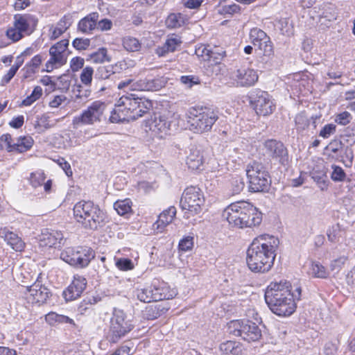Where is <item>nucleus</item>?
I'll list each match as a JSON object with an SVG mask.
<instances>
[{
    "mask_svg": "<svg viewBox=\"0 0 355 355\" xmlns=\"http://www.w3.org/2000/svg\"><path fill=\"white\" fill-rule=\"evenodd\" d=\"M245 320H232L228 324V330L230 334L235 336H242L243 327H244Z\"/></svg>",
    "mask_w": 355,
    "mask_h": 355,
    "instance_id": "nucleus-39",
    "label": "nucleus"
},
{
    "mask_svg": "<svg viewBox=\"0 0 355 355\" xmlns=\"http://www.w3.org/2000/svg\"><path fill=\"white\" fill-rule=\"evenodd\" d=\"M112 26V22L108 19H103L100 20L96 25L97 28L103 31L110 30Z\"/></svg>",
    "mask_w": 355,
    "mask_h": 355,
    "instance_id": "nucleus-62",
    "label": "nucleus"
},
{
    "mask_svg": "<svg viewBox=\"0 0 355 355\" xmlns=\"http://www.w3.org/2000/svg\"><path fill=\"white\" fill-rule=\"evenodd\" d=\"M1 236L4 239L7 243L17 252H21L24 247L25 243L18 235L12 232L3 230L0 233Z\"/></svg>",
    "mask_w": 355,
    "mask_h": 355,
    "instance_id": "nucleus-25",
    "label": "nucleus"
},
{
    "mask_svg": "<svg viewBox=\"0 0 355 355\" xmlns=\"http://www.w3.org/2000/svg\"><path fill=\"white\" fill-rule=\"evenodd\" d=\"M87 60L98 64L105 61L110 62L111 58L107 55V49L101 47L98 51L88 55Z\"/></svg>",
    "mask_w": 355,
    "mask_h": 355,
    "instance_id": "nucleus-33",
    "label": "nucleus"
},
{
    "mask_svg": "<svg viewBox=\"0 0 355 355\" xmlns=\"http://www.w3.org/2000/svg\"><path fill=\"white\" fill-rule=\"evenodd\" d=\"M73 211L75 220L85 229L96 230L105 223V213L92 201L80 200L75 204Z\"/></svg>",
    "mask_w": 355,
    "mask_h": 355,
    "instance_id": "nucleus-4",
    "label": "nucleus"
},
{
    "mask_svg": "<svg viewBox=\"0 0 355 355\" xmlns=\"http://www.w3.org/2000/svg\"><path fill=\"white\" fill-rule=\"evenodd\" d=\"M341 228L339 224H334L327 230L328 241L331 243H337L341 237Z\"/></svg>",
    "mask_w": 355,
    "mask_h": 355,
    "instance_id": "nucleus-37",
    "label": "nucleus"
},
{
    "mask_svg": "<svg viewBox=\"0 0 355 355\" xmlns=\"http://www.w3.org/2000/svg\"><path fill=\"white\" fill-rule=\"evenodd\" d=\"M119 102L122 104L132 120H136L143 116L153 107L151 101L144 97H139L136 94L128 93L123 95Z\"/></svg>",
    "mask_w": 355,
    "mask_h": 355,
    "instance_id": "nucleus-10",
    "label": "nucleus"
},
{
    "mask_svg": "<svg viewBox=\"0 0 355 355\" xmlns=\"http://www.w3.org/2000/svg\"><path fill=\"white\" fill-rule=\"evenodd\" d=\"M130 117L129 114L125 112V108L118 101V105L115 107V108L111 112V114L110 116V121L112 123H122L123 121H130Z\"/></svg>",
    "mask_w": 355,
    "mask_h": 355,
    "instance_id": "nucleus-29",
    "label": "nucleus"
},
{
    "mask_svg": "<svg viewBox=\"0 0 355 355\" xmlns=\"http://www.w3.org/2000/svg\"><path fill=\"white\" fill-rule=\"evenodd\" d=\"M84 59L80 57H75L71 60L70 67L73 71H78L84 65Z\"/></svg>",
    "mask_w": 355,
    "mask_h": 355,
    "instance_id": "nucleus-59",
    "label": "nucleus"
},
{
    "mask_svg": "<svg viewBox=\"0 0 355 355\" xmlns=\"http://www.w3.org/2000/svg\"><path fill=\"white\" fill-rule=\"evenodd\" d=\"M279 244L277 238L268 234L254 239L247 250L246 262L249 269L258 273L270 270Z\"/></svg>",
    "mask_w": 355,
    "mask_h": 355,
    "instance_id": "nucleus-1",
    "label": "nucleus"
},
{
    "mask_svg": "<svg viewBox=\"0 0 355 355\" xmlns=\"http://www.w3.org/2000/svg\"><path fill=\"white\" fill-rule=\"evenodd\" d=\"M131 204L130 199H125L114 202V207L119 215L123 216L131 211Z\"/></svg>",
    "mask_w": 355,
    "mask_h": 355,
    "instance_id": "nucleus-38",
    "label": "nucleus"
},
{
    "mask_svg": "<svg viewBox=\"0 0 355 355\" xmlns=\"http://www.w3.org/2000/svg\"><path fill=\"white\" fill-rule=\"evenodd\" d=\"M222 216L230 225L241 229L258 226L262 221L261 212L247 201L231 203L223 210Z\"/></svg>",
    "mask_w": 355,
    "mask_h": 355,
    "instance_id": "nucleus-3",
    "label": "nucleus"
},
{
    "mask_svg": "<svg viewBox=\"0 0 355 355\" xmlns=\"http://www.w3.org/2000/svg\"><path fill=\"white\" fill-rule=\"evenodd\" d=\"M176 214V209L175 207L171 206L167 209L163 211L159 216V218L156 222L157 228H160L161 226L165 227L171 223Z\"/></svg>",
    "mask_w": 355,
    "mask_h": 355,
    "instance_id": "nucleus-31",
    "label": "nucleus"
},
{
    "mask_svg": "<svg viewBox=\"0 0 355 355\" xmlns=\"http://www.w3.org/2000/svg\"><path fill=\"white\" fill-rule=\"evenodd\" d=\"M180 81L182 84L189 87H191L193 85L199 83L198 78L194 76H182L180 78Z\"/></svg>",
    "mask_w": 355,
    "mask_h": 355,
    "instance_id": "nucleus-58",
    "label": "nucleus"
},
{
    "mask_svg": "<svg viewBox=\"0 0 355 355\" xmlns=\"http://www.w3.org/2000/svg\"><path fill=\"white\" fill-rule=\"evenodd\" d=\"M180 43L181 42L178 38H169L162 47L157 49V53L159 56H164L168 52H173Z\"/></svg>",
    "mask_w": 355,
    "mask_h": 355,
    "instance_id": "nucleus-35",
    "label": "nucleus"
},
{
    "mask_svg": "<svg viewBox=\"0 0 355 355\" xmlns=\"http://www.w3.org/2000/svg\"><path fill=\"white\" fill-rule=\"evenodd\" d=\"M136 295L139 301L144 303L156 302V300L154 298L152 285L143 288H137L136 290Z\"/></svg>",
    "mask_w": 355,
    "mask_h": 355,
    "instance_id": "nucleus-34",
    "label": "nucleus"
},
{
    "mask_svg": "<svg viewBox=\"0 0 355 355\" xmlns=\"http://www.w3.org/2000/svg\"><path fill=\"white\" fill-rule=\"evenodd\" d=\"M257 71L249 67H241L234 73V80L241 87H251L258 80Z\"/></svg>",
    "mask_w": 355,
    "mask_h": 355,
    "instance_id": "nucleus-20",
    "label": "nucleus"
},
{
    "mask_svg": "<svg viewBox=\"0 0 355 355\" xmlns=\"http://www.w3.org/2000/svg\"><path fill=\"white\" fill-rule=\"evenodd\" d=\"M94 69L91 67L84 68L80 74V80L85 85H89L92 83Z\"/></svg>",
    "mask_w": 355,
    "mask_h": 355,
    "instance_id": "nucleus-50",
    "label": "nucleus"
},
{
    "mask_svg": "<svg viewBox=\"0 0 355 355\" xmlns=\"http://www.w3.org/2000/svg\"><path fill=\"white\" fill-rule=\"evenodd\" d=\"M205 199L202 190L196 187H189L184 189L180 206L185 211L184 217L199 214L205 205Z\"/></svg>",
    "mask_w": 355,
    "mask_h": 355,
    "instance_id": "nucleus-8",
    "label": "nucleus"
},
{
    "mask_svg": "<svg viewBox=\"0 0 355 355\" xmlns=\"http://www.w3.org/2000/svg\"><path fill=\"white\" fill-rule=\"evenodd\" d=\"M225 55V51L220 50L214 51L210 49L209 57H207V60H213L216 64L219 63L220 60Z\"/></svg>",
    "mask_w": 355,
    "mask_h": 355,
    "instance_id": "nucleus-54",
    "label": "nucleus"
},
{
    "mask_svg": "<svg viewBox=\"0 0 355 355\" xmlns=\"http://www.w3.org/2000/svg\"><path fill=\"white\" fill-rule=\"evenodd\" d=\"M331 168V178L333 181L344 182L345 180L347 175L342 167L333 164Z\"/></svg>",
    "mask_w": 355,
    "mask_h": 355,
    "instance_id": "nucleus-45",
    "label": "nucleus"
},
{
    "mask_svg": "<svg viewBox=\"0 0 355 355\" xmlns=\"http://www.w3.org/2000/svg\"><path fill=\"white\" fill-rule=\"evenodd\" d=\"M219 349L225 355H240L243 351L242 345L234 340H227L222 343Z\"/></svg>",
    "mask_w": 355,
    "mask_h": 355,
    "instance_id": "nucleus-27",
    "label": "nucleus"
},
{
    "mask_svg": "<svg viewBox=\"0 0 355 355\" xmlns=\"http://www.w3.org/2000/svg\"><path fill=\"white\" fill-rule=\"evenodd\" d=\"M183 24V19L180 14L172 13L168 16L166 20V26L169 28H179Z\"/></svg>",
    "mask_w": 355,
    "mask_h": 355,
    "instance_id": "nucleus-43",
    "label": "nucleus"
},
{
    "mask_svg": "<svg viewBox=\"0 0 355 355\" xmlns=\"http://www.w3.org/2000/svg\"><path fill=\"white\" fill-rule=\"evenodd\" d=\"M61 119H51V117L49 114H43L39 121L37 122V125L39 127H42L44 129L47 130L54 127L56 123L60 121Z\"/></svg>",
    "mask_w": 355,
    "mask_h": 355,
    "instance_id": "nucleus-44",
    "label": "nucleus"
},
{
    "mask_svg": "<svg viewBox=\"0 0 355 355\" xmlns=\"http://www.w3.org/2000/svg\"><path fill=\"white\" fill-rule=\"evenodd\" d=\"M131 346H129L128 344H123L121 345L119 348H117L110 355H131Z\"/></svg>",
    "mask_w": 355,
    "mask_h": 355,
    "instance_id": "nucleus-60",
    "label": "nucleus"
},
{
    "mask_svg": "<svg viewBox=\"0 0 355 355\" xmlns=\"http://www.w3.org/2000/svg\"><path fill=\"white\" fill-rule=\"evenodd\" d=\"M33 144V140L31 137H19L17 142L15 143V151L26 152L32 147Z\"/></svg>",
    "mask_w": 355,
    "mask_h": 355,
    "instance_id": "nucleus-36",
    "label": "nucleus"
},
{
    "mask_svg": "<svg viewBox=\"0 0 355 355\" xmlns=\"http://www.w3.org/2000/svg\"><path fill=\"white\" fill-rule=\"evenodd\" d=\"M98 17L99 14L96 12L89 13L79 21L78 30L83 33H90L96 27Z\"/></svg>",
    "mask_w": 355,
    "mask_h": 355,
    "instance_id": "nucleus-24",
    "label": "nucleus"
},
{
    "mask_svg": "<svg viewBox=\"0 0 355 355\" xmlns=\"http://www.w3.org/2000/svg\"><path fill=\"white\" fill-rule=\"evenodd\" d=\"M26 291V300L28 303L32 304L39 306L44 304L47 302V300L51 296L50 290L38 280L31 286L27 287Z\"/></svg>",
    "mask_w": 355,
    "mask_h": 355,
    "instance_id": "nucleus-15",
    "label": "nucleus"
},
{
    "mask_svg": "<svg viewBox=\"0 0 355 355\" xmlns=\"http://www.w3.org/2000/svg\"><path fill=\"white\" fill-rule=\"evenodd\" d=\"M110 66L112 67L111 70L113 71V74L120 73L128 68V64L125 60L119 61L115 64Z\"/></svg>",
    "mask_w": 355,
    "mask_h": 355,
    "instance_id": "nucleus-61",
    "label": "nucleus"
},
{
    "mask_svg": "<svg viewBox=\"0 0 355 355\" xmlns=\"http://www.w3.org/2000/svg\"><path fill=\"white\" fill-rule=\"evenodd\" d=\"M250 37L252 44L257 46L264 56L270 57L274 54L273 45L270 38L263 31L254 28L250 30Z\"/></svg>",
    "mask_w": 355,
    "mask_h": 355,
    "instance_id": "nucleus-16",
    "label": "nucleus"
},
{
    "mask_svg": "<svg viewBox=\"0 0 355 355\" xmlns=\"http://www.w3.org/2000/svg\"><path fill=\"white\" fill-rule=\"evenodd\" d=\"M65 239L61 231L45 229L40 236L41 246L60 248L64 245Z\"/></svg>",
    "mask_w": 355,
    "mask_h": 355,
    "instance_id": "nucleus-17",
    "label": "nucleus"
},
{
    "mask_svg": "<svg viewBox=\"0 0 355 355\" xmlns=\"http://www.w3.org/2000/svg\"><path fill=\"white\" fill-rule=\"evenodd\" d=\"M249 98L250 105L258 115H270L275 109V105L267 92L254 89L251 92Z\"/></svg>",
    "mask_w": 355,
    "mask_h": 355,
    "instance_id": "nucleus-12",
    "label": "nucleus"
},
{
    "mask_svg": "<svg viewBox=\"0 0 355 355\" xmlns=\"http://www.w3.org/2000/svg\"><path fill=\"white\" fill-rule=\"evenodd\" d=\"M111 69H112V67L110 65L98 67L94 74L95 78L98 80L109 78L111 75H113V71H112Z\"/></svg>",
    "mask_w": 355,
    "mask_h": 355,
    "instance_id": "nucleus-46",
    "label": "nucleus"
},
{
    "mask_svg": "<svg viewBox=\"0 0 355 355\" xmlns=\"http://www.w3.org/2000/svg\"><path fill=\"white\" fill-rule=\"evenodd\" d=\"M123 47L128 51L135 52L139 50L141 44L139 40L132 37H126L123 40Z\"/></svg>",
    "mask_w": 355,
    "mask_h": 355,
    "instance_id": "nucleus-40",
    "label": "nucleus"
},
{
    "mask_svg": "<svg viewBox=\"0 0 355 355\" xmlns=\"http://www.w3.org/2000/svg\"><path fill=\"white\" fill-rule=\"evenodd\" d=\"M87 280L79 275L74 276L71 284L63 291L62 295L67 302L72 301L79 297L85 289Z\"/></svg>",
    "mask_w": 355,
    "mask_h": 355,
    "instance_id": "nucleus-21",
    "label": "nucleus"
},
{
    "mask_svg": "<svg viewBox=\"0 0 355 355\" xmlns=\"http://www.w3.org/2000/svg\"><path fill=\"white\" fill-rule=\"evenodd\" d=\"M188 167L191 170H198L202 164V155L200 150L193 146L190 148V153L186 160Z\"/></svg>",
    "mask_w": 355,
    "mask_h": 355,
    "instance_id": "nucleus-26",
    "label": "nucleus"
},
{
    "mask_svg": "<svg viewBox=\"0 0 355 355\" xmlns=\"http://www.w3.org/2000/svg\"><path fill=\"white\" fill-rule=\"evenodd\" d=\"M6 150L8 152L15 151V143L12 144L11 135L8 133L0 137V150Z\"/></svg>",
    "mask_w": 355,
    "mask_h": 355,
    "instance_id": "nucleus-42",
    "label": "nucleus"
},
{
    "mask_svg": "<svg viewBox=\"0 0 355 355\" xmlns=\"http://www.w3.org/2000/svg\"><path fill=\"white\" fill-rule=\"evenodd\" d=\"M302 289L297 287L291 291V284L271 282L265 292V300L272 313L279 316L291 315L295 310V301L301 299Z\"/></svg>",
    "mask_w": 355,
    "mask_h": 355,
    "instance_id": "nucleus-2",
    "label": "nucleus"
},
{
    "mask_svg": "<svg viewBox=\"0 0 355 355\" xmlns=\"http://www.w3.org/2000/svg\"><path fill=\"white\" fill-rule=\"evenodd\" d=\"M90 45V40L87 38H76L72 42V46L78 51L86 50Z\"/></svg>",
    "mask_w": 355,
    "mask_h": 355,
    "instance_id": "nucleus-52",
    "label": "nucleus"
},
{
    "mask_svg": "<svg viewBox=\"0 0 355 355\" xmlns=\"http://www.w3.org/2000/svg\"><path fill=\"white\" fill-rule=\"evenodd\" d=\"M6 36L14 42H17L24 37L21 33L17 29L14 25L6 31Z\"/></svg>",
    "mask_w": 355,
    "mask_h": 355,
    "instance_id": "nucleus-53",
    "label": "nucleus"
},
{
    "mask_svg": "<svg viewBox=\"0 0 355 355\" xmlns=\"http://www.w3.org/2000/svg\"><path fill=\"white\" fill-rule=\"evenodd\" d=\"M171 123L164 116H155L150 123V129L155 132L165 133L170 130Z\"/></svg>",
    "mask_w": 355,
    "mask_h": 355,
    "instance_id": "nucleus-28",
    "label": "nucleus"
},
{
    "mask_svg": "<svg viewBox=\"0 0 355 355\" xmlns=\"http://www.w3.org/2000/svg\"><path fill=\"white\" fill-rule=\"evenodd\" d=\"M68 46V40H62L53 45L49 49L50 59L46 62V68L43 71L51 72L54 69L64 65L67 60L66 50Z\"/></svg>",
    "mask_w": 355,
    "mask_h": 355,
    "instance_id": "nucleus-13",
    "label": "nucleus"
},
{
    "mask_svg": "<svg viewBox=\"0 0 355 355\" xmlns=\"http://www.w3.org/2000/svg\"><path fill=\"white\" fill-rule=\"evenodd\" d=\"M45 320L50 325L54 326L58 324L68 323L73 327L76 326V324L71 318L64 315H60L55 312H50L45 316Z\"/></svg>",
    "mask_w": 355,
    "mask_h": 355,
    "instance_id": "nucleus-30",
    "label": "nucleus"
},
{
    "mask_svg": "<svg viewBox=\"0 0 355 355\" xmlns=\"http://www.w3.org/2000/svg\"><path fill=\"white\" fill-rule=\"evenodd\" d=\"M44 181V178H43L42 174H31V182L34 187H37V186L42 185Z\"/></svg>",
    "mask_w": 355,
    "mask_h": 355,
    "instance_id": "nucleus-64",
    "label": "nucleus"
},
{
    "mask_svg": "<svg viewBox=\"0 0 355 355\" xmlns=\"http://www.w3.org/2000/svg\"><path fill=\"white\" fill-rule=\"evenodd\" d=\"M295 123L297 131L305 130L309 125L308 116L304 112H300L295 117Z\"/></svg>",
    "mask_w": 355,
    "mask_h": 355,
    "instance_id": "nucleus-41",
    "label": "nucleus"
},
{
    "mask_svg": "<svg viewBox=\"0 0 355 355\" xmlns=\"http://www.w3.org/2000/svg\"><path fill=\"white\" fill-rule=\"evenodd\" d=\"M58 164L64 171L66 175L68 177H70V176L72 175L73 173H72V171H71V166L64 158L59 159L58 160Z\"/></svg>",
    "mask_w": 355,
    "mask_h": 355,
    "instance_id": "nucleus-63",
    "label": "nucleus"
},
{
    "mask_svg": "<svg viewBox=\"0 0 355 355\" xmlns=\"http://www.w3.org/2000/svg\"><path fill=\"white\" fill-rule=\"evenodd\" d=\"M135 327L132 316L128 315L121 309L114 308L106 339L110 343H117L128 335Z\"/></svg>",
    "mask_w": 355,
    "mask_h": 355,
    "instance_id": "nucleus-5",
    "label": "nucleus"
},
{
    "mask_svg": "<svg viewBox=\"0 0 355 355\" xmlns=\"http://www.w3.org/2000/svg\"><path fill=\"white\" fill-rule=\"evenodd\" d=\"M241 337L248 342L257 341L261 337V331L256 323L245 320Z\"/></svg>",
    "mask_w": 355,
    "mask_h": 355,
    "instance_id": "nucleus-23",
    "label": "nucleus"
},
{
    "mask_svg": "<svg viewBox=\"0 0 355 355\" xmlns=\"http://www.w3.org/2000/svg\"><path fill=\"white\" fill-rule=\"evenodd\" d=\"M116 266L123 271L130 270L134 268V264L131 259L128 258H119L116 259Z\"/></svg>",
    "mask_w": 355,
    "mask_h": 355,
    "instance_id": "nucleus-49",
    "label": "nucleus"
},
{
    "mask_svg": "<svg viewBox=\"0 0 355 355\" xmlns=\"http://www.w3.org/2000/svg\"><path fill=\"white\" fill-rule=\"evenodd\" d=\"M69 26V24H67L65 19H60L58 23L57 26L54 28L53 31H52L51 39H57L59 36H60L63 33H64L68 29Z\"/></svg>",
    "mask_w": 355,
    "mask_h": 355,
    "instance_id": "nucleus-47",
    "label": "nucleus"
},
{
    "mask_svg": "<svg viewBox=\"0 0 355 355\" xmlns=\"http://www.w3.org/2000/svg\"><path fill=\"white\" fill-rule=\"evenodd\" d=\"M309 274L314 278L326 279L329 277V272L327 268L318 261H312Z\"/></svg>",
    "mask_w": 355,
    "mask_h": 355,
    "instance_id": "nucleus-32",
    "label": "nucleus"
},
{
    "mask_svg": "<svg viewBox=\"0 0 355 355\" xmlns=\"http://www.w3.org/2000/svg\"><path fill=\"white\" fill-rule=\"evenodd\" d=\"M263 145L266 154L272 159L277 161L282 166L289 164L288 150L281 141L269 139Z\"/></svg>",
    "mask_w": 355,
    "mask_h": 355,
    "instance_id": "nucleus-14",
    "label": "nucleus"
},
{
    "mask_svg": "<svg viewBox=\"0 0 355 355\" xmlns=\"http://www.w3.org/2000/svg\"><path fill=\"white\" fill-rule=\"evenodd\" d=\"M105 108L106 105L105 103L100 101L93 102L80 115L73 118V128L78 129L83 125H89L101 122Z\"/></svg>",
    "mask_w": 355,
    "mask_h": 355,
    "instance_id": "nucleus-11",
    "label": "nucleus"
},
{
    "mask_svg": "<svg viewBox=\"0 0 355 355\" xmlns=\"http://www.w3.org/2000/svg\"><path fill=\"white\" fill-rule=\"evenodd\" d=\"M37 19L31 15L17 14L14 16L13 25L24 35H31L35 29Z\"/></svg>",
    "mask_w": 355,
    "mask_h": 355,
    "instance_id": "nucleus-18",
    "label": "nucleus"
},
{
    "mask_svg": "<svg viewBox=\"0 0 355 355\" xmlns=\"http://www.w3.org/2000/svg\"><path fill=\"white\" fill-rule=\"evenodd\" d=\"M166 80L164 77L146 76L135 82L133 88L137 91H158L165 87Z\"/></svg>",
    "mask_w": 355,
    "mask_h": 355,
    "instance_id": "nucleus-19",
    "label": "nucleus"
},
{
    "mask_svg": "<svg viewBox=\"0 0 355 355\" xmlns=\"http://www.w3.org/2000/svg\"><path fill=\"white\" fill-rule=\"evenodd\" d=\"M151 285L156 302L172 299L176 295L175 291L170 289L169 286L164 282L156 279L153 282Z\"/></svg>",
    "mask_w": 355,
    "mask_h": 355,
    "instance_id": "nucleus-22",
    "label": "nucleus"
},
{
    "mask_svg": "<svg viewBox=\"0 0 355 355\" xmlns=\"http://www.w3.org/2000/svg\"><path fill=\"white\" fill-rule=\"evenodd\" d=\"M189 122L193 130L198 133L211 130L218 119V112L209 107H192L188 113Z\"/></svg>",
    "mask_w": 355,
    "mask_h": 355,
    "instance_id": "nucleus-7",
    "label": "nucleus"
},
{
    "mask_svg": "<svg viewBox=\"0 0 355 355\" xmlns=\"http://www.w3.org/2000/svg\"><path fill=\"white\" fill-rule=\"evenodd\" d=\"M193 238L192 236H187L180 240L179 243V249L182 251H188L193 248Z\"/></svg>",
    "mask_w": 355,
    "mask_h": 355,
    "instance_id": "nucleus-55",
    "label": "nucleus"
},
{
    "mask_svg": "<svg viewBox=\"0 0 355 355\" xmlns=\"http://www.w3.org/2000/svg\"><path fill=\"white\" fill-rule=\"evenodd\" d=\"M232 189L234 193H239L245 187L243 178L241 176H235L231 180Z\"/></svg>",
    "mask_w": 355,
    "mask_h": 355,
    "instance_id": "nucleus-48",
    "label": "nucleus"
},
{
    "mask_svg": "<svg viewBox=\"0 0 355 355\" xmlns=\"http://www.w3.org/2000/svg\"><path fill=\"white\" fill-rule=\"evenodd\" d=\"M248 190L250 192L267 191L271 180L266 166L257 161L250 162L246 166Z\"/></svg>",
    "mask_w": 355,
    "mask_h": 355,
    "instance_id": "nucleus-6",
    "label": "nucleus"
},
{
    "mask_svg": "<svg viewBox=\"0 0 355 355\" xmlns=\"http://www.w3.org/2000/svg\"><path fill=\"white\" fill-rule=\"evenodd\" d=\"M352 119L351 114L345 111L336 116V122L340 125H346L350 122Z\"/></svg>",
    "mask_w": 355,
    "mask_h": 355,
    "instance_id": "nucleus-57",
    "label": "nucleus"
},
{
    "mask_svg": "<svg viewBox=\"0 0 355 355\" xmlns=\"http://www.w3.org/2000/svg\"><path fill=\"white\" fill-rule=\"evenodd\" d=\"M94 257V251L86 246L67 248L60 254L62 260L77 268L87 267Z\"/></svg>",
    "mask_w": 355,
    "mask_h": 355,
    "instance_id": "nucleus-9",
    "label": "nucleus"
},
{
    "mask_svg": "<svg viewBox=\"0 0 355 355\" xmlns=\"http://www.w3.org/2000/svg\"><path fill=\"white\" fill-rule=\"evenodd\" d=\"M336 126L334 124L329 123L325 125L319 133V136L324 139L329 138L336 132Z\"/></svg>",
    "mask_w": 355,
    "mask_h": 355,
    "instance_id": "nucleus-56",
    "label": "nucleus"
},
{
    "mask_svg": "<svg viewBox=\"0 0 355 355\" xmlns=\"http://www.w3.org/2000/svg\"><path fill=\"white\" fill-rule=\"evenodd\" d=\"M347 257L345 256L339 257L338 258L331 261L329 267L331 271L338 272L344 266L347 261Z\"/></svg>",
    "mask_w": 355,
    "mask_h": 355,
    "instance_id": "nucleus-51",
    "label": "nucleus"
}]
</instances>
